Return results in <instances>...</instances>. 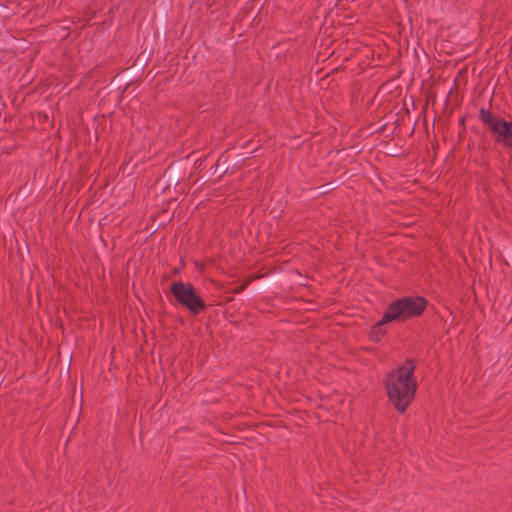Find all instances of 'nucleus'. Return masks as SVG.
<instances>
[{
  "mask_svg": "<svg viewBox=\"0 0 512 512\" xmlns=\"http://www.w3.org/2000/svg\"><path fill=\"white\" fill-rule=\"evenodd\" d=\"M415 368L414 360L407 359L404 364L388 372L385 377L384 384L388 398L400 413H404L415 398L417 391Z\"/></svg>",
  "mask_w": 512,
  "mask_h": 512,
  "instance_id": "nucleus-1",
  "label": "nucleus"
},
{
  "mask_svg": "<svg viewBox=\"0 0 512 512\" xmlns=\"http://www.w3.org/2000/svg\"><path fill=\"white\" fill-rule=\"evenodd\" d=\"M427 306L423 297H403L389 304L384 312V321H404L419 316Z\"/></svg>",
  "mask_w": 512,
  "mask_h": 512,
  "instance_id": "nucleus-2",
  "label": "nucleus"
},
{
  "mask_svg": "<svg viewBox=\"0 0 512 512\" xmlns=\"http://www.w3.org/2000/svg\"><path fill=\"white\" fill-rule=\"evenodd\" d=\"M170 292L177 302L191 314L197 315L206 308L203 299L197 295L193 285L188 282L176 281L172 283Z\"/></svg>",
  "mask_w": 512,
  "mask_h": 512,
  "instance_id": "nucleus-3",
  "label": "nucleus"
},
{
  "mask_svg": "<svg viewBox=\"0 0 512 512\" xmlns=\"http://www.w3.org/2000/svg\"><path fill=\"white\" fill-rule=\"evenodd\" d=\"M479 118L487 126L491 134L494 136L495 141L497 142V139L499 138L502 130V126L506 120L492 114L489 110L484 108L480 109Z\"/></svg>",
  "mask_w": 512,
  "mask_h": 512,
  "instance_id": "nucleus-4",
  "label": "nucleus"
},
{
  "mask_svg": "<svg viewBox=\"0 0 512 512\" xmlns=\"http://www.w3.org/2000/svg\"><path fill=\"white\" fill-rule=\"evenodd\" d=\"M498 143H502L504 146L508 148H512V122L505 121L502 126V130L499 138L497 139Z\"/></svg>",
  "mask_w": 512,
  "mask_h": 512,
  "instance_id": "nucleus-5",
  "label": "nucleus"
},
{
  "mask_svg": "<svg viewBox=\"0 0 512 512\" xmlns=\"http://www.w3.org/2000/svg\"><path fill=\"white\" fill-rule=\"evenodd\" d=\"M390 321H384V315L381 320L377 322L371 329L369 333V337L372 341L378 342L382 339V337L386 334L385 325Z\"/></svg>",
  "mask_w": 512,
  "mask_h": 512,
  "instance_id": "nucleus-6",
  "label": "nucleus"
},
{
  "mask_svg": "<svg viewBox=\"0 0 512 512\" xmlns=\"http://www.w3.org/2000/svg\"><path fill=\"white\" fill-rule=\"evenodd\" d=\"M334 188H335V184L333 182H329V183H326L324 185H321L319 187V190H320L321 194H327L330 191H332Z\"/></svg>",
  "mask_w": 512,
  "mask_h": 512,
  "instance_id": "nucleus-7",
  "label": "nucleus"
},
{
  "mask_svg": "<svg viewBox=\"0 0 512 512\" xmlns=\"http://www.w3.org/2000/svg\"><path fill=\"white\" fill-rule=\"evenodd\" d=\"M246 286H247V283H243L242 285L237 286V287L233 290V292H234V293H240V292H242V291L246 288Z\"/></svg>",
  "mask_w": 512,
  "mask_h": 512,
  "instance_id": "nucleus-8",
  "label": "nucleus"
}]
</instances>
